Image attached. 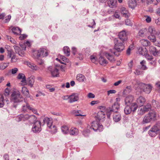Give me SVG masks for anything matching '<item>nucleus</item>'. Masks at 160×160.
Listing matches in <instances>:
<instances>
[{
	"mask_svg": "<svg viewBox=\"0 0 160 160\" xmlns=\"http://www.w3.org/2000/svg\"><path fill=\"white\" fill-rule=\"evenodd\" d=\"M125 23L127 25L132 26V25L131 20L129 19H127L125 21Z\"/></svg>",
	"mask_w": 160,
	"mask_h": 160,
	"instance_id": "052dcab7",
	"label": "nucleus"
},
{
	"mask_svg": "<svg viewBox=\"0 0 160 160\" xmlns=\"http://www.w3.org/2000/svg\"><path fill=\"white\" fill-rule=\"evenodd\" d=\"M143 107L146 112L151 110V105L150 103H148L146 105L144 106Z\"/></svg>",
	"mask_w": 160,
	"mask_h": 160,
	"instance_id": "a18cd8bd",
	"label": "nucleus"
},
{
	"mask_svg": "<svg viewBox=\"0 0 160 160\" xmlns=\"http://www.w3.org/2000/svg\"><path fill=\"white\" fill-rule=\"evenodd\" d=\"M30 107L28 103H26L25 105H23L22 107V111L24 112H26L28 109L29 110Z\"/></svg>",
	"mask_w": 160,
	"mask_h": 160,
	"instance_id": "c03bdc74",
	"label": "nucleus"
},
{
	"mask_svg": "<svg viewBox=\"0 0 160 160\" xmlns=\"http://www.w3.org/2000/svg\"><path fill=\"white\" fill-rule=\"evenodd\" d=\"M133 45H131L129 46V47L128 48V49L127 51V54L128 55H130V51L131 50V48H133Z\"/></svg>",
	"mask_w": 160,
	"mask_h": 160,
	"instance_id": "e2e57ef3",
	"label": "nucleus"
},
{
	"mask_svg": "<svg viewBox=\"0 0 160 160\" xmlns=\"http://www.w3.org/2000/svg\"><path fill=\"white\" fill-rule=\"evenodd\" d=\"M113 118L115 122H118L121 119V115L118 112H114L113 115Z\"/></svg>",
	"mask_w": 160,
	"mask_h": 160,
	"instance_id": "aec40b11",
	"label": "nucleus"
},
{
	"mask_svg": "<svg viewBox=\"0 0 160 160\" xmlns=\"http://www.w3.org/2000/svg\"><path fill=\"white\" fill-rule=\"evenodd\" d=\"M139 53L142 55H144L148 52V51L146 48H142V47H139L138 50Z\"/></svg>",
	"mask_w": 160,
	"mask_h": 160,
	"instance_id": "c756f323",
	"label": "nucleus"
},
{
	"mask_svg": "<svg viewBox=\"0 0 160 160\" xmlns=\"http://www.w3.org/2000/svg\"><path fill=\"white\" fill-rule=\"evenodd\" d=\"M146 63V61L144 60H143L140 62V64L142 65L141 68L142 70H145L147 68V67L145 64Z\"/></svg>",
	"mask_w": 160,
	"mask_h": 160,
	"instance_id": "49530a36",
	"label": "nucleus"
},
{
	"mask_svg": "<svg viewBox=\"0 0 160 160\" xmlns=\"http://www.w3.org/2000/svg\"><path fill=\"white\" fill-rule=\"evenodd\" d=\"M35 78L34 76H32L28 78L27 82L29 86L32 88L33 87V84L35 81Z\"/></svg>",
	"mask_w": 160,
	"mask_h": 160,
	"instance_id": "f3484780",
	"label": "nucleus"
},
{
	"mask_svg": "<svg viewBox=\"0 0 160 160\" xmlns=\"http://www.w3.org/2000/svg\"><path fill=\"white\" fill-rule=\"evenodd\" d=\"M148 39L152 42L156 41V40L155 36L153 34H151L148 37Z\"/></svg>",
	"mask_w": 160,
	"mask_h": 160,
	"instance_id": "3c124183",
	"label": "nucleus"
},
{
	"mask_svg": "<svg viewBox=\"0 0 160 160\" xmlns=\"http://www.w3.org/2000/svg\"><path fill=\"white\" fill-rule=\"evenodd\" d=\"M132 64H133V61H131L128 64V66L129 68L130 69L129 70V72L130 73H131L132 72V70L131 68L132 67Z\"/></svg>",
	"mask_w": 160,
	"mask_h": 160,
	"instance_id": "bf43d9fd",
	"label": "nucleus"
},
{
	"mask_svg": "<svg viewBox=\"0 0 160 160\" xmlns=\"http://www.w3.org/2000/svg\"><path fill=\"white\" fill-rule=\"evenodd\" d=\"M63 50L64 53L68 56H69L70 55V49L67 46L64 47Z\"/></svg>",
	"mask_w": 160,
	"mask_h": 160,
	"instance_id": "79ce46f5",
	"label": "nucleus"
},
{
	"mask_svg": "<svg viewBox=\"0 0 160 160\" xmlns=\"http://www.w3.org/2000/svg\"><path fill=\"white\" fill-rule=\"evenodd\" d=\"M157 49L156 48L153 46H151L149 47V52L151 53L154 56H156L157 55L156 53Z\"/></svg>",
	"mask_w": 160,
	"mask_h": 160,
	"instance_id": "7c9ffc66",
	"label": "nucleus"
},
{
	"mask_svg": "<svg viewBox=\"0 0 160 160\" xmlns=\"http://www.w3.org/2000/svg\"><path fill=\"white\" fill-rule=\"evenodd\" d=\"M90 130L92 129L95 131L98 130L99 132L102 131L103 129V126L102 125H100L97 121H93L91 125Z\"/></svg>",
	"mask_w": 160,
	"mask_h": 160,
	"instance_id": "423d86ee",
	"label": "nucleus"
},
{
	"mask_svg": "<svg viewBox=\"0 0 160 160\" xmlns=\"http://www.w3.org/2000/svg\"><path fill=\"white\" fill-rule=\"evenodd\" d=\"M40 54V57H44L48 56V51L44 48H41L39 49Z\"/></svg>",
	"mask_w": 160,
	"mask_h": 160,
	"instance_id": "2eb2a0df",
	"label": "nucleus"
},
{
	"mask_svg": "<svg viewBox=\"0 0 160 160\" xmlns=\"http://www.w3.org/2000/svg\"><path fill=\"white\" fill-rule=\"evenodd\" d=\"M156 86L158 92H160V82H158L156 83Z\"/></svg>",
	"mask_w": 160,
	"mask_h": 160,
	"instance_id": "0e129e2a",
	"label": "nucleus"
},
{
	"mask_svg": "<svg viewBox=\"0 0 160 160\" xmlns=\"http://www.w3.org/2000/svg\"><path fill=\"white\" fill-rule=\"evenodd\" d=\"M148 31L151 34H154L156 32L155 28L152 27H149Z\"/></svg>",
	"mask_w": 160,
	"mask_h": 160,
	"instance_id": "8fccbe9b",
	"label": "nucleus"
},
{
	"mask_svg": "<svg viewBox=\"0 0 160 160\" xmlns=\"http://www.w3.org/2000/svg\"><path fill=\"white\" fill-rule=\"evenodd\" d=\"M147 31L146 28L142 29L139 31L138 35L140 37H143L146 35Z\"/></svg>",
	"mask_w": 160,
	"mask_h": 160,
	"instance_id": "2f4dec72",
	"label": "nucleus"
},
{
	"mask_svg": "<svg viewBox=\"0 0 160 160\" xmlns=\"http://www.w3.org/2000/svg\"><path fill=\"white\" fill-rule=\"evenodd\" d=\"M160 130V124L157 123L153 126L148 131V134L152 137L155 136Z\"/></svg>",
	"mask_w": 160,
	"mask_h": 160,
	"instance_id": "7ed1b4c3",
	"label": "nucleus"
},
{
	"mask_svg": "<svg viewBox=\"0 0 160 160\" xmlns=\"http://www.w3.org/2000/svg\"><path fill=\"white\" fill-rule=\"evenodd\" d=\"M141 44L144 46L146 47L150 45V42L146 39H142L140 40Z\"/></svg>",
	"mask_w": 160,
	"mask_h": 160,
	"instance_id": "473e14b6",
	"label": "nucleus"
},
{
	"mask_svg": "<svg viewBox=\"0 0 160 160\" xmlns=\"http://www.w3.org/2000/svg\"><path fill=\"white\" fill-rule=\"evenodd\" d=\"M61 129L62 132L64 134H67L69 132V128L66 126H63L61 127Z\"/></svg>",
	"mask_w": 160,
	"mask_h": 160,
	"instance_id": "ea45409f",
	"label": "nucleus"
},
{
	"mask_svg": "<svg viewBox=\"0 0 160 160\" xmlns=\"http://www.w3.org/2000/svg\"><path fill=\"white\" fill-rule=\"evenodd\" d=\"M120 12L122 16L126 18H128L130 16V14L128 10L125 7L121 8Z\"/></svg>",
	"mask_w": 160,
	"mask_h": 160,
	"instance_id": "9d476101",
	"label": "nucleus"
},
{
	"mask_svg": "<svg viewBox=\"0 0 160 160\" xmlns=\"http://www.w3.org/2000/svg\"><path fill=\"white\" fill-rule=\"evenodd\" d=\"M23 114H20L19 115H18L16 118V120L17 122H20L22 120H23Z\"/></svg>",
	"mask_w": 160,
	"mask_h": 160,
	"instance_id": "5fc2aeb1",
	"label": "nucleus"
},
{
	"mask_svg": "<svg viewBox=\"0 0 160 160\" xmlns=\"http://www.w3.org/2000/svg\"><path fill=\"white\" fill-rule=\"evenodd\" d=\"M152 86L150 84H145L143 91L147 93H149L152 89Z\"/></svg>",
	"mask_w": 160,
	"mask_h": 160,
	"instance_id": "5701e85b",
	"label": "nucleus"
},
{
	"mask_svg": "<svg viewBox=\"0 0 160 160\" xmlns=\"http://www.w3.org/2000/svg\"><path fill=\"white\" fill-rule=\"evenodd\" d=\"M17 78L19 79H22L21 82L24 83V84H25L26 83L27 81L24 74L22 73H19L17 76Z\"/></svg>",
	"mask_w": 160,
	"mask_h": 160,
	"instance_id": "412c9836",
	"label": "nucleus"
},
{
	"mask_svg": "<svg viewBox=\"0 0 160 160\" xmlns=\"http://www.w3.org/2000/svg\"><path fill=\"white\" fill-rule=\"evenodd\" d=\"M51 69V68L49 67L48 69L51 71L52 77H58L59 76V70L58 69L55 68H54L52 69Z\"/></svg>",
	"mask_w": 160,
	"mask_h": 160,
	"instance_id": "4468645a",
	"label": "nucleus"
},
{
	"mask_svg": "<svg viewBox=\"0 0 160 160\" xmlns=\"http://www.w3.org/2000/svg\"><path fill=\"white\" fill-rule=\"evenodd\" d=\"M13 47L15 49L16 52V53H18L19 56H22L20 54V52L21 50V49L19 47L16 46H14Z\"/></svg>",
	"mask_w": 160,
	"mask_h": 160,
	"instance_id": "de8ad7c7",
	"label": "nucleus"
},
{
	"mask_svg": "<svg viewBox=\"0 0 160 160\" xmlns=\"http://www.w3.org/2000/svg\"><path fill=\"white\" fill-rule=\"evenodd\" d=\"M148 114L149 116V117H150V118L151 121H154L156 120V118L158 116V114H157L154 111H152V112H149L148 113Z\"/></svg>",
	"mask_w": 160,
	"mask_h": 160,
	"instance_id": "ddd939ff",
	"label": "nucleus"
},
{
	"mask_svg": "<svg viewBox=\"0 0 160 160\" xmlns=\"http://www.w3.org/2000/svg\"><path fill=\"white\" fill-rule=\"evenodd\" d=\"M145 98L142 96H140L137 99V104L139 105L142 106L146 102Z\"/></svg>",
	"mask_w": 160,
	"mask_h": 160,
	"instance_id": "dca6fc26",
	"label": "nucleus"
},
{
	"mask_svg": "<svg viewBox=\"0 0 160 160\" xmlns=\"http://www.w3.org/2000/svg\"><path fill=\"white\" fill-rule=\"evenodd\" d=\"M144 55L145 56L146 58L148 60L151 61L153 58L152 56L149 55V54H148L147 53Z\"/></svg>",
	"mask_w": 160,
	"mask_h": 160,
	"instance_id": "6e6d98bb",
	"label": "nucleus"
},
{
	"mask_svg": "<svg viewBox=\"0 0 160 160\" xmlns=\"http://www.w3.org/2000/svg\"><path fill=\"white\" fill-rule=\"evenodd\" d=\"M3 96L0 94V107H2L3 106Z\"/></svg>",
	"mask_w": 160,
	"mask_h": 160,
	"instance_id": "4d7b16f0",
	"label": "nucleus"
},
{
	"mask_svg": "<svg viewBox=\"0 0 160 160\" xmlns=\"http://www.w3.org/2000/svg\"><path fill=\"white\" fill-rule=\"evenodd\" d=\"M134 73L136 75H138L141 74L142 73V72L140 70L136 69Z\"/></svg>",
	"mask_w": 160,
	"mask_h": 160,
	"instance_id": "774afa93",
	"label": "nucleus"
},
{
	"mask_svg": "<svg viewBox=\"0 0 160 160\" xmlns=\"http://www.w3.org/2000/svg\"><path fill=\"white\" fill-rule=\"evenodd\" d=\"M90 129H91V126L88 125L87 127V130L86 131H84L82 132V134L85 137H87L88 136L89 133L91 132Z\"/></svg>",
	"mask_w": 160,
	"mask_h": 160,
	"instance_id": "e433bc0d",
	"label": "nucleus"
},
{
	"mask_svg": "<svg viewBox=\"0 0 160 160\" xmlns=\"http://www.w3.org/2000/svg\"><path fill=\"white\" fill-rule=\"evenodd\" d=\"M40 54L39 52V50L35 51L33 54V57L35 59H38L40 57Z\"/></svg>",
	"mask_w": 160,
	"mask_h": 160,
	"instance_id": "4c0bfd02",
	"label": "nucleus"
},
{
	"mask_svg": "<svg viewBox=\"0 0 160 160\" xmlns=\"http://www.w3.org/2000/svg\"><path fill=\"white\" fill-rule=\"evenodd\" d=\"M124 109V113L128 115L130 114L132 112L133 113L135 112L138 107H137L135 104L132 106L126 105Z\"/></svg>",
	"mask_w": 160,
	"mask_h": 160,
	"instance_id": "0eeeda50",
	"label": "nucleus"
},
{
	"mask_svg": "<svg viewBox=\"0 0 160 160\" xmlns=\"http://www.w3.org/2000/svg\"><path fill=\"white\" fill-rule=\"evenodd\" d=\"M120 104L118 102H115L112 105V108L110 109V112H118L117 110L119 108Z\"/></svg>",
	"mask_w": 160,
	"mask_h": 160,
	"instance_id": "6ab92c4d",
	"label": "nucleus"
},
{
	"mask_svg": "<svg viewBox=\"0 0 160 160\" xmlns=\"http://www.w3.org/2000/svg\"><path fill=\"white\" fill-rule=\"evenodd\" d=\"M125 105L132 106L135 104L137 107H138V105L135 101L134 97L132 95H129L127 96L125 99Z\"/></svg>",
	"mask_w": 160,
	"mask_h": 160,
	"instance_id": "39448f33",
	"label": "nucleus"
},
{
	"mask_svg": "<svg viewBox=\"0 0 160 160\" xmlns=\"http://www.w3.org/2000/svg\"><path fill=\"white\" fill-rule=\"evenodd\" d=\"M11 58V62H16L18 59L15 54L13 55Z\"/></svg>",
	"mask_w": 160,
	"mask_h": 160,
	"instance_id": "864d4df0",
	"label": "nucleus"
},
{
	"mask_svg": "<svg viewBox=\"0 0 160 160\" xmlns=\"http://www.w3.org/2000/svg\"><path fill=\"white\" fill-rule=\"evenodd\" d=\"M33 125L32 128V131L35 133H38L41 131V122L39 121H36L32 122Z\"/></svg>",
	"mask_w": 160,
	"mask_h": 160,
	"instance_id": "20e7f679",
	"label": "nucleus"
},
{
	"mask_svg": "<svg viewBox=\"0 0 160 160\" xmlns=\"http://www.w3.org/2000/svg\"><path fill=\"white\" fill-rule=\"evenodd\" d=\"M22 93L26 96H29V91L27 87L23 86L22 87Z\"/></svg>",
	"mask_w": 160,
	"mask_h": 160,
	"instance_id": "f704fd0d",
	"label": "nucleus"
},
{
	"mask_svg": "<svg viewBox=\"0 0 160 160\" xmlns=\"http://www.w3.org/2000/svg\"><path fill=\"white\" fill-rule=\"evenodd\" d=\"M114 51L115 50L114 49H110V51L111 53L108 52H105V55L106 57L111 62H113L114 61V59L112 53L114 54L117 56H118L119 55V54L118 53L115 52Z\"/></svg>",
	"mask_w": 160,
	"mask_h": 160,
	"instance_id": "6e6552de",
	"label": "nucleus"
},
{
	"mask_svg": "<svg viewBox=\"0 0 160 160\" xmlns=\"http://www.w3.org/2000/svg\"><path fill=\"white\" fill-rule=\"evenodd\" d=\"M15 54L14 52L12 50H8L7 57L8 59L11 58Z\"/></svg>",
	"mask_w": 160,
	"mask_h": 160,
	"instance_id": "a19ab883",
	"label": "nucleus"
},
{
	"mask_svg": "<svg viewBox=\"0 0 160 160\" xmlns=\"http://www.w3.org/2000/svg\"><path fill=\"white\" fill-rule=\"evenodd\" d=\"M117 3L116 0H109L108 1V6L111 8H113L116 5Z\"/></svg>",
	"mask_w": 160,
	"mask_h": 160,
	"instance_id": "72a5a7b5",
	"label": "nucleus"
},
{
	"mask_svg": "<svg viewBox=\"0 0 160 160\" xmlns=\"http://www.w3.org/2000/svg\"><path fill=\"white\" fill-rule=\"evenodd\" d=\"M135 82H132V84L134 88L136 89H140L141 90L143 91V89L144 88V87L145 86V84L142 83L138 80H135Z\"/></svg>",
	"mask_w": 160,
	"mask_h": 160,
	"instance_id": "1a4fd4ad",
	"label": "nucleus"
},
{
	"mask_svg": "<svg viewBox=\"0 0 160 160\" xmlns=\"http://www.w3.org/2000/svg\"><path fill=\"white\" fill-rule=\"evenodd\" d=\"M27 64L29 68L33 70L37 71L39 69V68L35 64L31 63L30 62H27Z\"/></svg>",
	"mask_w": 160,
	"mask_h": 160,
	"instance_id": "a211bd4d",
	"label": "nucleus"
},
{
	"mask_svg": "<svg viewBox=\"0 0 160 160\" xmlns=\"http://www.w3.org/2000/svg\"><path fill=\"white\" fill-rule=\"evenodd\" d=\"M23 98L21 95L19 91H14L11 97V102L14 104H16L22 102Z\"/></svg>",
	"mask_w": 160,
	"mask_h": 160,
	"instance_id": "f03ea898",
	"label": "nucleus"
},
{
	"mask_svg": "<svg viewBox=\"0 0 160 160\" xmlns=\"http://www.w3.org/2000/svg\"><path fill=\"white\" fill-rule=\"evenodd\" d=\"M151 121L150 118V117L148 114H146L143 119V123H148Z\"/></svg>",
	"mask_w": 160,
	"mask_h": 160,
	"instance_id": "58836bf2",
	"label": "nucleus"
},
{
	"mask_svg": "<svg viewBox=\"0 0 160 160\" xmlns=\"http://www.w3.org/2000/svg\"><path fill=\"white\" fill-rule=\"evenodd\" d=\"M43 121V125L46 123L47 124L52 119H51L49 118L46 117L44 118H42Z\"/></svg>",
	"mask_w": 160,
	"mask_h": 160,
	"instance_id": "603ef678",
	"label": "nucleus"
},
{
	"mask_svg": "<svg viewBox=\"0 0 160 160\" xmlns=\"http://www.w3.org/2000/svg\"><path fill=\"white\" fill-rule=\"evenodd\" d=\"M76 79L79 82H85L86 80L85 76L81 74H79L77 75Z\"/></svg>",
	"mask_w": 160,
	"mask_h": 160,
	"instance_id": "393cba45",
	"label": "nucleus"
},
{
	"mask_svg": "<svg viewBox=\"0 0 160 160\" xmlns=\"http://www.w3.org/2000/svg\"><path fill=\"white\" fill-rule=\"evenodd\" d=\"M152 107L156 109H158L160 107L159 103L155 100L153 99L152 100Z\"/></svg>",
	"mask_w": 160,
	"mask_h": 160,
	"instance_id": "c9c22d12",
	"label": "nucleus"
},
{
	"mask_svg": "<svg viewBox=\"0 0 160 160\" xmlns=\"http://www.w3.org/2000/svg\"><path fill=\"white\" fill-rule=\"evenodd\" d=\"M37 61L38 64L40 65H42L44 63V61L43 60L41 59H40L39 58L37 59Z\"/></svg>",
	"mask_w": 160,
	"mask_h": 160,
	"instance_id": "69168bd1",
	"label": "nucleus"
},
{
	"mask_svg": "<svg viewBox=\"0 0 160 160\" xmlns=\"http://www.w3.org/2000/svg\"><path fill=\"white\" fill-rule=\"evenodd\" d=\"M137 4V1L136 0H130L128 2V5L131 8H134L136 6Z\"/></svg>",
	"mask_w": 160,
	"mask_h": 160,
	"instance_id": "a878e982",
	"label": "nucleus"
},
{
	"mask_svg": "<svg viewBox=\"0 0 160 160\" xmlns=\"http://www.w3.org/2000/svg\"><path fill=\"white\" fill-rule=\"evenodd\" d=\"M46 87L47 88L49 89L51 92H53L55 90V88H52L50 85H47L46 86Z\"/></svg>",
	"mask_w": 160,
	"mask_h": 160,
	"instance_id": "13d9d810",
	"label": "nucleus"
},
{
	"mask_svg": "<svg viewBox=\"0 0 160 160\" xmlns=\"http://www.w3.org/2000/svg\"><path fill=\"white\" fill-rule=\"evenodd\" d=\"M99 63L102 65L105 66L108 63V61L102 57H100L98 59Z\"/></svg>",
	"mask_w": 160,
	"mask_h": 160,
	"instance_id": "bb28decb",
	"label": "nucleus"
},
{
	"mask_svg": "<svg viewBox=\"0 0 160 160\" xmlns=\"http://www.w3.org/2000/svg\"><path fill=\"white\" fill-rule=\"evenodd\" d=\"M52 119L47 124V125L49 128L52 130V131L54 132H56L57 128L54 125H52Z\"/></svg>",
	"mask_w": 160,
	"mask_h": 160,
	"instance_id": "4be33fe9",
	"label": "nucleus"
},
{
	"mask_svg": "<svg viewBox=\"0 0 160 160\" xmlns=\"http://www.w3.org/2000/svg\"><path fill=\"white\" fill-rule=\"evenodd\" d=\"M18 70V68H12L11 70V73L12 74H14L17 73V71Z\"/></svg>",
	"mask_w": 160,
	"mask_h": 160,
	"instance_id": "680f3d73",
	"label": "nucleus"
},
{
	"mask_svg": "<svg viewBox=\"0 0 160 160\" xmlns=\"http://www.w3.org/2000/svg\"><path fill=\"white\" fill-rule=\"evenodd\" d=\"M96 118L98 119L99 122L103 121L105 118V114L102 111H99L97 114Z\"/></svg>",
	"mask_w": 160,
	"mask_h": 160,
	"instance_id": "f8f14e48",
	"label": "nucleus"
},
{
	"mask_svg": "<svg viewBox=\"0 0 160 160\" xmlns=\"http://www.w3.org/2000/svg\"><path fill=\"white\" fill-rule=\"evenodd\" d=\"M146 112L145 111V109L142 106L139 108V109L138 111V113L139 115H142L144 114Z\"/></svg>",
	"mask_w": 160,
	"mask_h": 160,
	"instance_id": "37998d69",
	"label": "nucleus"
},
{
	"mask_svg": "<svg viewBox=\"0 0 160 160\" xmlns=\"http://www.w3.org/2000/svg\"><path fill=\"white\" fill-rule=\"evenodd\" d=\"M36 119V117L34 115H29L28 114L23 115V120L24 121L27 120L28 119L29 120V121L31 120V119H33L34 120H35Z\"/></svg>",
	"mask_w": 160,
	"mask_h": 160,
	"instance_id": "b1692460",
	"label": "nucleus"
},
{
	"mask_svg": "<svg viewBox=\"0 0 160 160\" xmlns=\"http://www.w3.org/2000/svg\"><path fill=\"white\" fill-rule=\"evenodd\" d=\"M12 32L15 35H19L21 33V31L20 28L17 27H13L12 29Z\"/></svg>",
	"mask_w": 160,
	"mask_h": 160,
	"instance_id": "cd10ccee",
	"label": "nucleus"
},
{
	"mask_svg": "<svg viewBox=\"0 0 160 160\" xmlns=\"http://www.w3.org/2000/svg\"><path fill=\"white\" fill-rule=\"evenodd\" d=\"M79 99L78 94L77 93H73L71 95L69 96V102L72 103L77 101Z\"/></svg>",
	"mask_w": 160,
	"mask_h": 160,
	"instance_id": "9b49d317",
	"label": "nucleus"
},
{
	"mask_svg": "<svg viewBox=\"0 0 160 160\" xmlns=\"http://www.w3.org/2000/svg\"><path fill=\"white\" fill-rule=\"evenodd\" d=\"M9 63H2L0 64V69L3 70L8 65Z\"/></svg>",
	"mask_w": 160,
	"mask_h": 160,
	"instance_id": "09e8293b",
	"label": "nucleus"
},
{
	"mask_svg": "<svg viewBox=\"0 0 160 160\" xmlns=\"http://www.w3.org/2000/svg\"><path fill=\"white\" fill-rule=\"evenodd\" d=\"M118 37V38H116L114 40V49L118 52H121L124 49V44L128 39L126 32L124 30L119 32Z\"/></svg>",
	"mask_w": 160,
	"mask_h": 160,
	"instance_id": "f257e3e1",
	"label": "nucleus"
},
{
	"mask_svg": "<svg viewBox=\"0 0 160 160\" xmlns=\"http://www.w3.org/2000/svg\"><path fill=\"white\" fill-rule=\"evenodd\" d=\"M11 18V15H8L7 17L6 18L5 20V22H8L9 21Z\"/></svg>",
	"mask_w": 160,
	"mask_h": 160,
	"instance_id": "338daca9",
	"label": "nucleus"
},
{
	"mask_svg": "<svg viewBox=\"0 0 160 160\" xmlns=\"http://www.w3.org/2000/svg\"><path fill=\"white\" fill-rule=\"evenodd\" d=\"M78 131L77 129L72 127L70 129L69 133L70 135L75 136L78 135Z\"/></svg>",
	"mask_w": 160,
	"mask_h": 160,
	"instance_id": "c85d7f7f",
	"label": "nucleus"
}]
</instances>
